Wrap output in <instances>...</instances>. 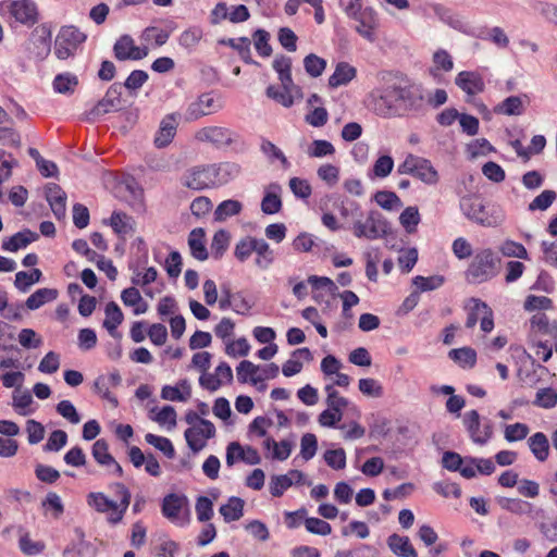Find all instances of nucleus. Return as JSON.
<instances>
[{
    "label": "nucleus",
    "instance_id": "de8ad7c7",
    "mask_svg": "<svg viewBox=\"0 0 557 557\" xmlns=\"http://www.w3.org/2000/svg\"><path fill=\"white\" fill-rule=\"evenodd\" d=\"M487 305L478 298H471L467 306L468 315L466 320V327L472 329L476 325L478 321H481L483 313H488Z\"/></svg>",
    "mask_w": 557,
    "mask_h": 557
},
{
    "label": "nucleus",
    "instance_id": "f8f14e48",
    "mask_svg": "<svg viewBox=\"0 0 557 557\" xmlns=\"http://www.w3.org/2000/svg\"><path fill=\"white\" fill-rule=\"evenodd\" d=\"M215 426L209 420H200V424L188 428L185 433V440L193 451V455H197L207 446V441L214 437Z\"/></svg>",
    "mask_w": 557,
    "mask_h": 557
},
{
    "label": "nucleus",
    "instance_id": "1a4fd4ad",
    "mask_svg": "<svg viewBox=\"0 0 557 557\" xmlns=\"http://www.w3.org/2000/svg\"><path fill=\"white\" fill-rule=\"evenodd\" d=\"M463 426L475 445L485 446L493 437V423L481 419L476 410L467 411L462 417Z\"/></svg>",
    "mask_w": 557,
    "mask_h": 557
},
{
    "label": "nucleus",
    "instance_id": "4d7b16f0",
    "mask_svg": "<svg viewBox=\"0 0 557 557\" xmlns=\"http://www.w3.org/2000/svg\"><path fill=\"white\" fill-rule=\"evenodd\" d=\"M475 32H482L484 37H478L482 40H490L498 48H507L509 45V38L505 34L504 29L499 26H494L490 29L486 28H475Z\"/></svg>",
    "mask_w": 557,
    "mask_h": 557
},
{
    "label": "nucleus",
    "instance_id": "052dcab7",
    "mask_svg": "<svg viewBox=\"0 0 557 557\" xmlns=\"http://www.w3.org/2000/svg\"><path fill=\"white\" fill-rule=\"evenodd\" d=\"M531 330L541 334H557V325L550 324L548 317L543 312L535 313L530 320Z\"/></svg>",
    "mask_w": 557,
    "mask_h": 557
},
{
    "label": "nucleus",
    "instance_id": "393cba45",
    "mask_svg": "<svg viewBox=\"0 0 557 557\" xmlns=\"http://www.w3.org/2000/svg\"><path fill=\"white\" fill-rule=\"evenodd\" d=\"M213 175H214V182L215 187L222 186L227 184L228 182L236 178L242 171V168L239 164L235 162H220V163H213Z\"/></svg>",
    "mask_w": 557,
    "mask_h": 557
},
{
    "label": "nucleus",
    "instance_id": "4468645a",
    "mask_svg": "<svg viewBox=\"0 0 557 557\" xmlns=\"http://www.w3.org/2000/svg\"><path fill=\"white\" fill-rule=\"evenodd\" d=\"M434 14L451 28L472 37H484L482 32L476 33L475 28L466 23L458 14L443 4L436 3L432 7Z\"/></svg>",
    "mask_w": 557,
    "mask_h": 557
},
{
    "label": "nucleus",
    "instance_id": "dca6fc26",
    "mask_svg": "<svg viewBox=\"0 0 557 557\" xmlns=\"http://www.w3.org/2000/svg\"><path fill=\"white\" fill-rule=\"evenodd\" d=\"M455 84L468 96H475L485 89L482 75L475 71H461L455 77Z\"/></svg>",
    "mask_w": 557,
    "mask_h": 557
},
{
    "label": "nucleus",
    "instance_id": "f3484780",
    "mask_svg": "<svg viewBox=\"0 0 557 557\" xmlns=\"http://www.w3.org/2000/svg\"><path fill=\"white\" fill-rule=\"evenodd\" d=\"M45 196L51 211L57 220H62L66 215V194L54 183H49L45 187Z\"/></svg>",
    "mask_w": 557,
    "mask_h": 557
},
{
    "label": "nucleus",
    "instance_id": "a18cd8bd",
    "mask_svg": "<svg viewBox=\"0 0 557 557\" xmlns=\"http://www.w3.org/2000/svg\"><path fill=\"white\" fill-rule=\"evenodd\" d=\"M393 169V158L388 154L381 156L374 162L373 168L368 172V177L370 180L385 178L392 173Z\"/></svg>",
    "mask_w": 557,
    "mask_h": 557
},
{
    "label": "nucleus",
    "instance_id": "9d476101",
    "mask_svg": "<svg viewBox=\"0 0 557 557\" xmlns=\"http://www.w3.org/2000/svg\"><path fill=\"white\" fill-rule=\"evenodd\" d=\"M222 108L223 102L215 92H203L188 104L185 112V120L188 122L197 121L202 116L220 111Z\"/></svg>",
    "mask_w": 557,
    "mask_h": 557
},
{
    "label": "nucleus",
    "instance_id": "cd10ccee",
    "mask_svg": "<svg viewBox=\"0 0 557 557\" xmlns=\"http://www.w3.org/2000/svg\"><path fill=\"white\" fill-rule=\"evenodd\" d=\"M357 75V69L347 62L337 63L334 73L329 78V86L337 88L349 84Z\"/></svg>",
    "mask_w": 557,
    "mask_h": 557
},
{
    "label": "nucleus",
    "instance_id": "c756f323",
    "mask_svg": "<svg viewBox=\"0 0 557 557\" xmlns=\"http://www.w3.org/2000/svg\"><path fill=\"white\" fill-rule=\"evenodd\" d=\"M253 253L256 255L255 265L262 271L268 270L275 261L274 250L263 238H258Z\"/></svg>",
    "mask_w": 557,
    "mask_h": 557
},
{
    "label": "nucleus",
    "instance_id": "680f3d73",
    "mask_svg": "<svg viewBox=\"0 0 557 557\" xmlns=\"http://www.w3.org/2000/svg\"><path fill=\"white\" fill-rule=\"evenodd\" d=\"M530 433V428L522 422H516L513 424H505L504 426V438L508 443L519 442L527 438Z\"/></svg>",
    "mask_w": 557,
    "mask_h": 557
},
{
    "label": "nucleus",
    "instance_id": "a19ab883",
    "mask_svg": "<svg viewBox=\"0 0 557 557\" xmlns=\"http://www.w3.org/2000/svg\"><path fill=\"white\" fill-rule=\"evenodd\" d=\"M244 500L239 497H231L227 503L220 507V513L225 522L239 520L244 515Z\"/></svg>",
    "mask_w": 557,
    "mask_h": 557
},
{
    "label": "nucleus",
    "instance_id": "72a5a7b5",
    "mask_svg": "<svg viewBox=\"0 0 557 557\" xmlns=\"http://www.w3.org/2000/svg\"><path fill=\"white\" fill-rule=\"evenodd\" d=\"M91 455L100 466H114L115 470L117 472H121V466L109 453V445L106 442V440L100 438L94 443L91 448Z\"/></svg>",
    "mask_w": 557,
    "mask_h": 557
},
{
    "label": "nucleus",
    "instance_id": "09e8293b",
    "mask_svg": "<svg viewBox=\"0 0 557 557\" xmlns=\"http://www.w3.org/2000/svg\"><path fill=\"white\" fill-rule=\"evenodd\" d=\"M258 237L245 236L240 238L234 248V257L239 262H246L255 252Z\"/></svg>",
    "mask_w": 557,
    "mask_h": 557
},
{
    "label": "nucleus",
    "instance_id": "7ed1b4c3",
    "mask_svg": "<svg viewBox=\"0 0 557 557\" xmlns=\"http://www.w3.org/2000/svg\"><path fill=\"white\" fill-rule=\"evenodd\" d=\"M460 210L465 216L484 227H496L504 221L500 209L486 210L482 199L478 195L465 196L460 199Z\"/></svg>",
    "mask_w": 557,
    "mask_h": 557
},
{
    "label": "nucleus",
    "instance_id": "69168bd1",
    "mask_svg": "<svg viewBox=\"0 0 557 557\" xmlns=\"http://www.w3.org/2000/svg\"><path fill=\"white\" fill-rule=\"evenodd\" d=\"M413 284L417 286L419 294L423 292H431L440 288L445 278L442 275L422 276L417 275L413 277Z\"/></svg>",
    "mask_w": 557,
    "mask_h": 557
},
{
    "label": "nucleus",
    "instance_id": "8fccbe9b",
    "mask_svg": "<svg viewBox=\"0 0 557 557\" xmlns=\"http://www.w3.org/2000/svg\"><path fill=\"white\" fill-rule=\"evenodd\" d=\"M273 69L278 75L281 84L292 85V59L287 55L280 54L273 60Z\"/></svg>",
    "mask_w": 557,
    "mask_h": 557
},
{
    "label": "nucleus",
    "instance_id": "39448f33",
    "mask_svg": "<svg viewBox=\"0 0 557 557\" xmlns=\"http://www.w3.org/2000/svg\"><path fill=\"white\" fill-rule=\"evenodd\" d=\"M195 138L200 143H207L218 149L232 147L233 149L244 148L243 137L235 131L223 126H206L198 129Z\"/></svg>",
    "mask_w": 557,
    "mask_h": 557
},
{
    "label": "nucleus",
    "instance_id": "c9c22d12",
    "mask_svg": "<svg viewBox=\"0 0 557 557\" xmlns=\"http://www.w3.org/2000/svg\"><path fill=\"white\" fill-rule=\"evenodd\" d=\"M58 295L59 293L55 288H39L26 299L25 307L28 310H37L44 305L55 300Z\"/></svg>",
    "mask_w": 557,
    "mask_h": 557
},
{
    "label": "nucleus",
    "instance_id": "e2e57ef3",
    "mask_svg": "<svg viewBox=\"0 0 557 557\" xmlns=\"http://www.w3.org/2000/svg\"><path fill=\"white\" fill-rule=\"evenodd\" d=\"M260 367L253 364L249 360H243L236 367L237 380L239 383L245 384L248 381L253 384V380L258 379Z\"/></svg>",
    "mask_w": 557,
    "mask_h": 557
},
{
    "label": "nucleus",
    "instance_id": "a878e982",
    "mask_svg": "<svg viewBox=\"0 0 557 557\" xmlns=\"http://www.w3.org/2000/svg\"><path fill=\"white\" fill-rule=\"evenodd\" d=\"M389 549L398 557H418L417 550L406 535L393 533L387 537Z\"/></svg>",
    "mask_w": 557,
    "mask_h": 557
},
{
    "label": "nucleus",
    "instance_id": "7c9ffc66",
    "mask_svg": "<svg viewBox=\"0 0 557 557\" xmlns=\"http://www.w3.org/2000/svg\"><path fill=\"white\" fill-rule=\"evenodd\" d=\"M106 318L103 321V327L109 332L112 337H120L116 331L117 326L123 322L124 315L120 307L114 302L110 301L104 308Z\"/></svg>",
    "mask_w": 557,
    "mask_h": 557
},
{
    "label": "nucleus",
    "instance_id": "bf43d9fd",
    "mask_svg": "<svg viewBox=\"0 0 557 557\" xmlns=\"http://www.w3.org/2000/svg\"><path fill=\"white\" fill-rule=\"evenodd\" d=\"M145 441L149 445H152L154 448L163 453V455L169 459L174 458L175 449L172 442L168 437L156 435L152 433H147L145 435Z\"/></svg>",
    "mask_w": 557,
    "mask_h": 557
},
{
    "label": "nucleus",
    "instance_id": "e433bc0d",
    "mask_svg": "<svg viewBox=\"0 0 557 557\" xmlns=\"http://www.w3.org/2000/svg\"><path fill=\"white\" fill-rule=\"evenodd\" d=\"M528 445L534 457L543 462L549 456V442L543 432H536L528 440Z\"/></svg>",
    "mask_w": 557,
    "mask_h": 557
},
{
    "label": "nucleus",
    "instance_id": "aec40b11",
    "mask_svg": "<svg viewBox=\"0 0 557 557\" xmlns=\"http://www.w3.org/2000/svg\"><path fill=\"white\" fill-rule=\"evenodd\" d=\"M110 487L114 491V494L120 497L117 503L119 510L116 512L109 513L107 520L110 524H117L123 520V517L131 504V492L123 483H113Z\"/></svg>",
    "mask_w": 557,
    "mask_h": 557
},
{
    "label": "nucleus",
    "instance_id": "2eb2a0df",
    "mask_svg": "<svg viewBox=\"0 0 557 557\" xmlns=\"http://www.w3.org/2000/svg\"><path fill=\"white\" fill-rule=\"evenodd\" d=\"M113 53L119 61H137L148 55V48L136 46L134 39L129 35H123L114 44Z\"/></svg>",
    "mask_w": 557,
    "mask_h": 557
},
{
    "label": "nucleus",
    "instance_id": "ea45409f",
    "mask_svg": "<svg viewBox=\"0 0 557 557\" xmlns=\"http://www.w3.org/2000/svg\"><path fill=\"white\" fill-rule=\"evenodd\" d=\"M178 385H164L161 389V398L171 401H186L190 396V385L186 380L181 381Z\"/></svg>",
    "mask_w": 557,
    "mask_h": 557
},
{
    "label": "nucleus",
    "instance_id": "603ef678",
    "mask_svg": "<svg viewBox=\"0 0 557 557\" xmlns=\"http://www.w3.org/2000/svg\"><path fill=\"white\" fill-rule=\"evenodd\" d=\"M110 225L120 236H125L134 231L133 219L124 212L114 211L110 218Z\"/></svg>",
    "mask_w": 557,
    "mask_h": 557
},
{
    "label": "nucleus",
    "instance_id": "2f4dec72",
    "mask_svg": "<svg viewBox=\"0 0 557 557\" xmlns=\"http://www.w3.org/2000/svg\"><path fill=\"white\" fill-rule=\"evenodd\" d=\"M87 504L100 513L116 512L120 508L117 503L110 499L102 492H91L87 495Z\"/></svg>",
    "mask_w": 557,
    "mask_h": 557
},
{
    "label": "nucleus",
    "instance_id": "20e7f679",
    "mask_svg": "<svg viewBox=\"0 0 557 557\" xmlns=\"http://www.w3.org/2000/svg\"><path fill=\"white\" fill-rule=\"evenodd\" d=\"M399 174L411 175L429 186H434L440 182L438 171L432 162L423 157L409 153L398 165Z\"/></svg>",
    "mask_w": 557,
    "mask_h": 557
},
{
    "label": "nucleus",
    "instance_id": "f257e3e1",
    "mask_svg": "<svg viewBox=\"0 0 557 557\" xmlns=\"http://www.w3.org/2000/svg\"><path fill=\"white\" fill-rule=\"evenodd\" d=\"M370 97L373 111L383 117L419 112L425 102L422 84L404 74H396L389 85L373 90Z\"/></svg>",
    "mask_w": 557,
    "mask_h": 557
},
{
    "label": "nucleus",
    "instance_id": "c03bdc74",
    "mask_svg": "<svg viewBox=\"0 0 557 557\" xmlns=\"http://www.w3.org/2000/svg\"><path fill=\"white\" fill-rule=\"evenodd\" d=\"M448 356L459 367L471 369L476 363V352L470 347L455 348L448 352Z\"/></svg>",
    "mask_w": 557,
    "mask_h": 557
},
{
    "label": "nucleus",
    "instance_id": "0e129e2a",
    "mask_svg": "<svg viewBox=\"0 0 557 557\" xmlns=\"http://www.w3.org/2000/svg\"><path fill=\"white\" fill-rule=\"evenodd\" d=\"M169 38L170 32L154 26H148L141 33V39L148 44H153L156 47L165 45Z\"/></svg>",
    "mask_w": 557,
    "mask_h": 557
},
{
    "label": "nucleus",
    "instance_id": "4be33fe9",
    "mask_svg": "<svg viewBox=\"0 0 557 557\" xmlns=\"http://www.w3.org/2000/svg\"><path fill=\"white\" fill-rule=\"evenodd\" d=\"M281 186L277 183H271L264 190L261 201V210L264 214H275L282 209Z\"/></svg>",
    "mask_w": 557,
    "mask_h": 557
},
{
    "label": "nucleus",
    "instance_id": "f03ea898",
    "mask_svg": "<svg viewBox=\"0 0 557 557\" xmlns=\"http://www.w3.org/2000/svg\"><path fill=\"white\" fill-rule=\"evenodd\" d=\"M500 257L492 248L478 249L466 272V281L470 284H482L496 277L500 270Z\"/></svg>",
    "mask_w": 557,
    "mask_h": 557
},
{
    "label": "nucleus",
    "instance_id": "3c124183",
    "mask_svg": "<svg viewBox=\"0 0 557 557\" xmlns=\"http://www.w3.org/2000/svg\"><path fill=\"white\" fill-rule=\"evenodd\" d=\"M77 85V76L69 72L58 74L52 83L54 91L64 95L72 94Z\"/></svg>",
    "mask_w": 557,
    "mask_h": 557
},
{
    "label": "nucleus",
    "instance_id": "bb28decb",
    "mask_svg": "<svg viewBox=\"0 0 557 557\" xmlns=\"http://www.w3.org/2000/svg\"><path fill=\"white\" fill-rule=\"evenodd\" d=\"M454 69V60L451 55L444 49H440L433 54V66L429 69L430 76L437 83L441 82L443 72H450Z\"/></svg>",
    "mask_w": 557,
    "mask_h": 557
},
{
    "label": "nucleus",
    "instance_id": "412c9836",
    "mask_svg": "<svg viewBox=\"0 0 557 557\" xmlns=\"http://www.w3.org/2000/svg\"><path fill=\"white\" fill-rule=\"evenodd\" d=\"M177 128V122L174 114L166 115L160 123V127L154 137V145L158 148H164L173 140Z\"/></svg>",
    "mask_w": 557,
    "mask_h": 557
},
{
    "label": "nucleus",
    "instance_id": "79ce46f5",
    "mask_svg": "<svg viewBox=\"0 0 557 557\" xmlns=\"http://www.w3.org/2000/svg\"><path fill=\"white\" fill-rule=\"evenodd\" d=\"M205 232L202 228H195L188 237L190 252L197 260L203 261L208 259V251L205 246Z\"/></svg>",
    "mask_w": 557,
    "mask_h": 557
},
{
    "label": "nucleus",
    "instance_id": "473e14b6",
    "mask_svg": "<svg viewBox=\"0 0 557 557\" xmlns=\"http://www.w3.org/2000/svg\"><path fill=\"white\" fill-rule=\"evenodd\" d=\"M499 507L510 513L518 516H530L533 512V505L520 498L497 497Z\"/></svg>",
    "mask_w": 557,
    "mask_h": 557
},
{
    "label": "nucleus",
    "instance_id": "5fc2aeb1",
    "mask_svg": "<svg viewBox=\"0 0 557 557\" xmlns=\"http://www.w3.org/2000/svg\"><path fill=\"white\" fill-rule=\"evenodd\" d=\"M373 200L384 210H397L403 206L400 198L388 190H379L374 194Z\"/></svg>",
    "mask_w": 557,
    "mask_h": 557
},
{
    "label": "nucleus",
    "instance_id": "338daca9",
    "mask_svg": "<svg viewBox=\"0 0 557 557\" xmlns=\"http://www.w3.org/2000/svg\"><path fill=\"white\" fill-rule=\"evenodd\" d=\"M18 547L24 555L36 556L45 550L46 545L41 541H33L28 533H24L20 536Z\"/></svg>",
    "mask_w": 557,
    "mask_h": 557
},
{
    "label": "nucleus",
    "instance_id": "6e6552de",
    "mask_svg": "<svg viewBox=\"0 0 557 557\" xmlns=\"http://www.w3.org/2000/svg\"><path fill=\"white\" fill-rule=\"evenodd\" d=\"M86 38V35L75 26H63L54 41L55 57L59 60H66L74 57Z\"/></svg>",
    "mask_w": 557,
    "mask_h": 557
},
{
    "label": "nucleus",
    "instance_id": "b1692460",
    "mask_svg": "<svg viewBox=\"0 0 557 557\" xmlns=\"http://www.w3.org/2000/svg\"><path fill=\"white\" fill-rule=\"evenodd\" d=\"M213 175H214V182L215 187L222 186L227 184L228 182L236 178L242 171V168L239 164L235 162H220V163H213Z\"/></svg>",
    "mask_w": 557,
    "mask_h": 557
},
{
    "label": "nucleus",
    "instance_id": "0eeeda50",
    "mask_svg": "<svg viewBox=\"0 0 557 557\" xmlns=\"http://www.w3.org/2000/svg\"><path fill=\"white\" fill-rule=\"evenodd\" d=\"M389 232L387 220L377 210L368 212L364 221H356L352 225V234L357 238L375 240L385 237Z\"/></svg>",
    "mask_w": 557,
    "mask_h": 557
},
{
    "label": "nucleus",
    "instance_id": "423d86ee",
    "mask_svg": "<svg viewBox=\"0 0 557 557\" xmlns=\"http://www.w3.org/2000/svg\"><path fill=\"white\" fill-rule=\"evenodd\" d=\"M0 13L27 27H32L39 20L38 7L34 0H3L0 2Z\"/></svg>",
    "mask_w": 557,
    "mask_h": 557
},
{
    "label": "nucleus",
    "instance_id": "9b49d317",
    "mask_svg": "<svg viewBox=\"0 0 557 557\" xmlns=\"http://www.w3.org/2000/svg\"><path fill=\"white\" fill-rule=\"evenodd\" d=\"M182 184L193 190L215 187L212 164L197 165L188 169L182 177Z\"/></svg>",
    "mask_w": 557,
    "mask_h": 557
},
{
    "label": "nucleus",
    "instance_id": "37998d69",
    "mask_svg": "<svg viewBox=\"0 0 557 557\" xmlns=\"http://www.w3.org/2000/svg\"><path fill=\"white\" fill-rule=\"evenodd\" d=\"M496 114L521 115L524 112L523 101L519 96H509L494 107Z\"/></svg>",
    "mask_w": 557,
    "mask_h": 557
},
{
    "label": "nucleus",
    "instance_id": "6e6d98bb",
    "mask_svg": "<svg viewBox=\"0 0 557 557\" xmlns=\"http://www.w3.org/2000/svg\"><path fill=\"white\" fill-rule=\"evenodd\" d=\"M421 221L418 207H407L399 215V223L408 234L417 231V226Z\"/></svg>",
    "mask_w": 557,
    "mask_h": 557
},
{
    "label": "nucleus",
    "instance_id": "ddd939ff",
    "mask_svg": "<svg viewBox=\"0 0 557 557\" xmlns=\"http://www.w3.org/2000/svg\"><path fill=\"white\" fill-rule=\"evenodd\" d=\"M358 23L355 30L369 42L377 39L376 30L380 27V17L377 12L371 7H364L362 12L352 18Z\"/></svg>",
    "mask_w": 557,
    "mask_h": 557
},
{
    "label": "nucleus",
    "instance_id": "58836bf2",
    "mask_svg": "<svg viewBox=\"0 0 557 557\" xmlns=\"http://www.w3.org/2000/svg\"><path fill=\"white\" fill-rule=\"evenodd\" d=\"M37 234L29 230L17 232L13 236L3 240L2 249L8 251H17L18 249L27 247L32 242L37 239Z\"/></svg>",
    "mask_w": 557,
    "mask_h": 557
},
{
    "label": "nucleus",
    "instance_id": "864d4df0",
    "mask_svg": "<svg viewBox=\"0 0 557 557\" xmlns=\"http://www.w3.org/2000/svg\"><path fill=\"white\" fill-rule=\"evenodd\" d=\"M203 36V32L199 26H191L185 29L178 37V44L181 47L188 51L194 50L200 42Z\"/></svg>",
    "mask_w": 557,
    "mask_h": 557
},
{
    "label": "nucleus",
    "instance_id": "a211bd4d",
    "mask_svg": "<svg viewBox=\"0 0 557 557\" xmlns=\"http://www.w3.org/2000/svg\"><path fill=\"white\" fill-rule=\"evenodd\" d=\"M121 106V86L117 84L111 85L104 97L92 108L89 112V119H95L101 114L115 111Z\"/></svg>",
    "mask_w": 557,
    "mask_h": 557
},
{
    "label": "nucleus",
    "instance_id": "49530a36",
    "mask_svg": "<svg viewBox=\"0 0 557 557\" xmlns=\"http://www.w3.org/2000/svg\"><path fill=\"white\" fill-rule=\"evenodd\" d=\"M243 210V205L238 200L227 199L222 201L214 211L215 221L223 222L228 218L237 215Z\"/></svg>",
    "mask_w": 557,
    "mask_h": 557
},
{
    "label": "nucleus",
    "instance_id": "5701e85b",
    "mask_svg": "<svg viewBox=\"0 0 557 557\" xmlns=\"http://www.w3.org/2000/svg\"><path fill=\"white\" fill-rule=\"evenodd\" d=\"M187 505V497L175 493L168 494L162 502V515L171 521H176L180 512Z\"/></svg>",
    "mask_w": 557,
    "mask_h": 557
},
{
    "label": "nucleus",
    "instance_id": "c85d7f7f",
    "mask_svg": "<svg viewBox=\"0 0 557 557\" xmlns=\"http://www.w3.org/2000/svg\"><path fill=\"white\" fill-rule=\"evenodd\" d=\"M34 46L36 47V58L39 61L45 60L51 51V30L48 26L41 25L34 33Z\"/></svg>",
    "mask_w": 557,
    "mask_h": 557
},
{
    "label": "nucleus",
    "instance_id": "4c0bfd02",
    "mask_svg": "<svg viewBox=\"0 0 557 557\" xmlns=\"http://www.w3.org/2000/svg\"><path fill=\"white\" fill-rule=\"evenodd\" d=\"M222 45L228 46L232 49L236 50L239 58L246 64H257V62L252 59L250 45L251 41L248 37H238V38H228L221 40Z\"/></svg>",
    "mask_w": 557,
    "mask_h": 557
},
{
    "label": "nucleus",
    "instance_id": "13d9d810",
    "mask_svg": "<svg viewBox=\"0 0 557 557\" xmlns=\"http://www.w3.org/2000/svg\"><path fill=\"white\" fill-rule=\"evenodd\" d=\"M253 45L257 53L262 58H269L272 54V47L269 44L270 34L265 29L258 28L252 33Z\"/></svg>",
    "mask_w": 557,
    "mask_h": 557
},
{
    "label": "nucleus",
    "instance_id": "6ab92c4d",
    "mask_svg": "<svg viewBox=\"0 0 557 557\" xmlns=\"http://www.w3.org/2000/svg\"><path fill=\"white\" fill-rule=\"evenodd\" d=\"M299 92V88L292 82V85L281 84V86L270 85L265 94L267 96L282 104L285 108H290L295 102V95Z\"/></svg>",
    "mask_w": 557,
    "mask_h": 557
},
{
    "label": "nucleus",
    "instance_id": "774afa93",
    "mask_svg": "<svg viewBox=\"0 0 557 557\" xmlns=\"http://www.w3.org/2000/svg\"><path fill=\"white\" fill-rule=\"evenodd\" d=\"M533 404L540 408H553L557 404V393L550 387L541 388L536 392Z\"/></svg>",
    "mask_w": 557,
    "mask_h": 557
},
{
    "label": "nucleus",
    "instance_id": "f704fd0d",
    "mask_svg": "<svg viewBox=\"0 0 557 557\" xmlns=\"http://www.w3.org/2000/svg\"><path fill=\"white\" fill-rule=\"evenodd\" d=\"M300 358L305 360H310L312 358L310 349L304 347L293 351L292 358L288 359L282 367V372L284 376L290 377L302 370V363L299 360Z\"/></svg>",
    "mask_w": 557,
    "mask_h": 557
}]
</instances>
